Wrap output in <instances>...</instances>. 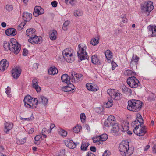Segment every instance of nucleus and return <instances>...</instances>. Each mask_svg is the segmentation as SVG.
<instances>
[{"label":"nucleus","instance_id":"nucleus-1","mask_svg":"<svg viewBox=\"0 0 156 156\" xmlns=\"http://www.w3.org/2000/svg\"><path fill=\"white\" fill-rule=\"evenodd\" d=\"M144 120L140 114L137 115L136 120L133 122L131 125L134 127L133 132L135 134L139 136H143L145 135L147 132V128L144 126Z\"/></svg>","mask_w":156,"mask_h":156},{"label":"nucleus","instance_id":"nucleus-2","mask_svg":"<svg viewBox=\"0 0 156 156\" xmlns=\"http://www.w3.org/2000/svg\"><path fill=\"white\" fill-rule=\"evenodd\" d=\"M129 142L127 141H122L120 144L119 150L122 156H130L133 153V147L129 148Z\"/></svg>","mask_w":156,"mask_h":156},{"label":"nucleus","instance_id":"nucleus-3","mask_svg":"<svg viewBox=\"0 0 156 156\" xmlns=\"http://www.w3.org/2000/svg\"><path fill=\"white\" fill-rule=\"evenodd\" d=\"M128 104L127 109L130 111L137 112L140 111L142 108V102L140 100L136 99L129 100Z\"/></svg>","mask_w":156,"mask_h":156},{"label":"nucleus","instance_id":"nucleus-4","mask_svg":"<svg viewBox=\"0 0 156 156\" xmlns=\"http://www.w3.org/2000/svg\"><path fill=\"white\" fill-rule=\"evenodd\" d=\"M23 101L25 106L29 108H35L38 105V100L29 95L25 97Z\"/></svg>","mask_w":156,"mask_h":156},{"label":"nucleus","instance_id":"nucleus-5","mask_svg":"<svg viewBox=\"0 0 156 156\" xmlns=\"http://www.w3.org/2000/svg\"><path fill=\"white\" fill-rule=\"evenodd\" d=\"M153 3L150 1H145L141 4V9L142 13L148 16L150 12L153 9Z\"/></svg>","mask_w":156,"mask_h":156},{"label":"nucleus","instance_id":"nucleus-6","mask_svg":"<svg viewBox=\"0 0 156 156\" xmlns=\"http://www.w3.org/2000/svg\"><path fill=\"white\" fill-rule=\"evenodd\" d=\"M87 47L83 44H79L78 45V50L77 51L78 56L80 61L87 59L89 58L88 55L86 51Z\"/></svg>","mask_w":156,"mask_h":156},{"label":"nucleus","instance_id":"nucleus-7","mask_svg":"<svg viewBox=\"0 0 156 156\" xmlns=\"http://www.w3.org/2000/svg\"><path fill=\"white\" fill-rule=\"evenodd\" d=\"M62 55L64 58L68 63H71L74 60L73 52L69 48H66L63 51Z\"/></svg>","mask_w":156,"mask_h":156},{"label":"nucleus","instance_id":"nucleus-8","mask_svg":"<svg viewBox=\"0 0 156 156\" xmlns=\"http://www.w3.org/2000/svg\"><path fill=\"white\" fill-rule=\"evenodd\" d=\"M10 51L16 54H18L21 50V45L15 39L11 40V45Z\"/></svg>","mask_w":156,"mask_h":156},{"label":"nucleus","instance_id":"nucleus-9","mask_svg":"<svg viewBox=\"0 0 156 156\" xmlns=\"http://www.w3.org/2000/svg\"><path fill=\"white\" fill-rule=\"evenodd\" d=\"M127 84L132 88L137 87L140 85L139 80L135 76L128 78L127 80Z\"/></svg>","mask_w":156,"mask_h":156},{"label":"nucleus","instance_id":"nucleus-10","mask_svg":"<svg viewBox=\"0 0 156 156\" xmlns=\"http://www.w3.org/2000/svg\"><path fill=\"white\" fill-rule=\"evenodd\" d=\"M107 92L111 98L116 100L119 99L121 95V94L114 89H109Z\"/></svg>","mask_w":156,"mask_h":156},{"label":"nucleus","instance_id":"nucleus-11","mask_svg":"<svg viewBox=\"0 0 156 156\" xmlns=\"http://www.w3.org/2000/svg\"><path fill=\"white\" fill-rule=\"evenodd\" d=\"M21 73V69L19 67H16L13 68L11 70L12 76L14 79H18Z\"/></svg>","mask_w":156,"mask_h":156},{"label":"nucleus","instance_id":"nucleus-12","mask_svg":"<svg viewBox=\"0 0 156 156\" xmlns=\"http://www.w3.org/2000/svg\"><path fill=\"white\" fill-rule=\"evenodd\" d=\"M28 41L33 44H40L41 43V37L36 35L30 37L28 40Z\"/></svg>","mask_w":156,"mask_h":156},{"label":"nucleus","instance_id":"nucleus-13","mask_svg":"<svg viewBox=\"0 0 156 156\" xmlns=\"http://www.w3.org/2000/svg\"><path fill=\"white\" fill-rule=\"evenodd\" d=\"M139 59V57L137 55L133 54L130 62L131 68H133L134 67H137Z\"/></svg>","mask_w":156,"mask_h":156},{"label":"nucleus","instance_id":"nucleus-14","mask_svg":"<svg viewBox=\"0 0 156 156\" xmlns=\"http://www.w3.org/2000/svg\"><path fill=\"white\" fill-rule=\"evenodd\" d=\"M71 75L72 77V78L71 79V80L73 82H75V77L76 78L77 81L81 80L83 79V75L81 74L80 73L75 74L74 72H71Z\"/></svg>","mask_w":156,"mask_h":156},{"label":"nucleus","instance_id":"nucleus-15","mask_svg":"<svg viewBox=\"0 0 156 156\" xmlns=\"http://www.w3.org/2000/svg\"><path fill=\"white\" fill-rule=\"evenodd\" d=\"M44 12V9L40 6H36L34 8L33 15L34 16L37 17L40 15L43 14Z\"/></svg>","mask_w":156,"mask_h":156},{"label":"nucleus","instance_id":"nucleus-16","mask_svg":"<svg viewBox=\"0 0 156 156\" xmlns=\"http://www.w3.org/2000/svg\"><path fill=\"white\" fill-rule=\"evenodd\" d=\"M64 143L67 147L71 149L74 148L76 146V144L72 140H66Z\"/></svg>","mask_w":156,"mask_h":156},{"label":"nucleus","instance_id":"nucleus-17","mask_svg":"<svg viewBox=\"0 0 156 156\" xmlns=\"http://www.w3.org/2000/svg\"><path fill=\"white\" fill-rule=\"evenodd\" d=\"M147 28L148 31L151 33L150 36L156 37V26L154 25H149Z\"/></svg>","mask_w":156,"mask_h":156},{"label":"nucleus","instance_id":"nucleus-18","mask_svg":"<svg viewBox=\"0 0 156 156\" xmlns=\"http://www.w3.org/2000/svg\"><path fill=\"white\" fill-rule=\"evenodd\" d=\"M86 87L88 90L91 91H96L99 89L97 85L90 83H87Z\"/></svg>","mask_w":156,"mask_h":156},{"label":"nucleus","instance_id":"nucleus-19","mask_svg":"<svg viewBox=\"0 0 156 156\" xmlns=\"http://www.w3.org/2000/svg\"><path fill=\"white\" fill-rule=\"evenodd\" d=\"M32 86L33 88L36 90L37 92H40L41 88L38 85V80L36 79H34L32 81Z\"/></svg>","mask_w":156,"mask_h":156},{"label":"nucleus","instance_id":"nucleus-20","mask_svg":"<svg viewBox=\"0 0 156 156\" xmlns=\"http://www.w3.org/2000/svg\"><path fill=\"white\" fill-rule=\"evenodd\" d=\"M8 66V63L6 59H3L0 62V70L1 71H4Z\"/></svg>","mask_w":156,"mask_h":156},{"label":"nucleus","instance_id":"nucleus-21","mask_svg":"<svg viewBox=\"0 0 156 156\" xmlns=\"http://www.w3.org/2000/svg\"><path fill=\"white\" fill-rule=\"evenodd\" d=\"M4 131L7 133L13 127V124L10 122H5L4 123Z\"/></svg>","mask_w":156,"mask_h":156},{"label":"nucleus","instance_id":"nucleus-22","mask_svg":"<svg viewBox=\"0 0 156 156\" xmlns=\"http://www.w3.org/2000/svg\"><path fill=\"white\" fill-rule=\"evenodd\" d=\"M129 124L126 121H123L121 125L120 130L122 131H127L129 129Z\"/></svg>","mask_w":156,"mask_h":156},{"label":"nucleus","instance_id":"nucleus-23","mask_svg":"<svg viewBox=\"0 0 156 156\" xmlns=\"http://www.w3.org/2000/svg\"><path fill=\"white\" fill-rule=\"evenodd\" d=\"M23 18L25 22H27L30 20L32 17V14L28 12H24L23 14Z\"/></svg>","mask_w":156,"mask_h":156},{"label":"nucleus","instance_id":"nucleus-24","mask_svg":"<svg viewBox=\"0 0 156 156\" xmlns=\"http://www.w3.org/2000/svg\"><path fill=\"white\" fill-rule=\"evenodd\" d=\"M5 34L7 36L15 35L16 34V29L13 28H9L5 30Z\"/></svg>","mask_w":156,"mask_h":156},{"label":"nucleus","instance_id":"nucleus-25","mask_svg":"<svg viewBox=\"0 0 156 156\" xmlns=\"http://www.w3.org/2000/svg\"><path fill=\"white\" fill-rule=\"evenodd\" d=\"M39 102L42 104L43 105L46 106L48 103V100L45 97L41 96L39 97Z\"/></svg>","mask_w":156,"mask_h":156},{"label":"nucleus","instance_id":"nucleus-26","mask_svg":"<svg viewBox=\"0 0 156 156\" xmlns=\"http://www.w3.org/2000/svg\"><path fill=\"white\" fill-rule=\"evenodd\" d=\"M35 30L33 29L30 28L27 30L26 31V35L29 36L30 38L35 35Z\"/></svg>","mask_w":156,"mask_h":156},{"label":"nucleus","instance_id":"nucleus-27","mask_svg":"<svg viewBox=\"0 0 156 156\" xmlns=\"http://www.w3.org/2000/svg\"><path fill=\"white\" fill-rule=\"evenodd\" d=\"M92 62L94 64H100L101 62L98 56L95 55L92 57Z\"/></svg>","mask_w":156,"mask_h":156},{"label":"nucleus","instance_id":"nucleus-28","mask_svg":"<svg viewBox=\"0 0 156 156\" xmlns=\"http://www.w3.org/2000/svg\"><path fill=\"white\" fill-rule=\"evenodd\" d=\"M61 80L63 82H65L67 84L70 83V78L69 76L66 74H64L61 76Z\"/></svg>","mask_w":156,"mask_h":156},{"label":"nucleus","instance_id":"nucleus-29","mask_svg":"<svg viewBox=\"0 0 156 156\" xmlns=\"http://www.w3.org/2000/svg\"><path fill=\"white\" fill-rule=\"evenodd\" d=\"M42 140V136L41 135H38L36 136L34 139V143L37 145L40 144Z\"/></svg>","mask_w":156,"mask_h":156},{"label":"nucleus","instance_id":"nucleus-30","mask_svg":"<svg viewBox=\"0 0 156 156\" xmlns=\"http://www.w3.org/2000/svg\"><path fill=\"white\" fill-rule=\"evenodd\" d=\"M57 37V33L55 30L51 31L50 34V38L52 40H55L56 39Z\"/></svg>","mask_w":156,"mask_h":156},{"label":"nucleus","instance_id":"nucleus-31","mask_svg":"<svg viewBox=\"0 0 156 156\" xmlns=\"http://www.w3.org/2000/svg\"><path fill=\"white\" fill-rule=\"evenodd\" d=\"M105 55L108 62H111V59L112 56V53L111 51L109 50H107L105 52Z\"/></svg>","mask_w":156,"mask_h":156},{"label":"nucleus","instance_id":"nucleus-32","mask_svg":"<svg viewBox=\"0 0 156 156\" xmlns=\"http://www.w3.org/2000/svg\"><path fill=\"white\" fill-rule=\"evenodd\" d=\"M120 129V128H119L118 124L116 123L113 125L111 130L113 133H115L118 132Z\"/></svg>","mask_w":156,"mask_h":156},{"label":"nucleus","instance_id":"nucleus-33","mask_svg":"<svg viewBox=\"0 0 156 156\" xmlns=\"http://www.w3.org/2000/svg\"><path fill=\"white\" fill-rule=\"evenodd\" d=\"M74 86L72 84H70L68 86L64 87V90L65 92H69L74 90Z\"/></svg>","mask_w":156,"mask_h":156},{"label":"nucleus","instance_id":"nucleus-34","mask_svg":"<svg viewBox=\"0 0 156 156\" xmlns=\"http://www.w3.org/2000/svg\"><path fill=\"white\" fill-rule=\"evenodd\" d=\"M58 71L55 67H50L48 70V73L49 75H55L58 73Z\"/></svg>","mask_w":156,"mask_h":156},{"label":"nucleus","instance_id":"nucleus-35","mask_svg":"<svg viewBox=\"0 0 156 156\" xmlns=\"http://www.w3.org/2000/svg\"><path fill=\"white\" fill-rule=\"evenodd\" d=\"M99 37L93 38L90 41V43L93 46L97 45L99 42Z\"/></svg>","mask_w":156,"mask_h":156},{"label":"nucleus","instance_id":"nucleus-36","mask_svg":"<svg viewBox=\"0 0 156 156\" xmlns=\"http://www.w3.org/2000/svg\"><path fill=\"white\" fill-rule=\"evenodd\" d=\"M93 140V142L97 143V144L99 145L101 144V140L99 136H97L95 137H93L92 138Z\"/></svg>","mask_w":156,"mask_h":156},{"label":"nucleus","instance_id":"nucleus-37","mask_svg":"<svg viewBox=\"0 0 156 156\" xmlns=\"http://www.w3.org/2000/svg\"><path fill=\"white\" fill-rule=\"evenodd\" d=\"M11 45V42L10 43L7 41H5L3 44V47L5 50H6L9 49L10 50V47Z\"/></svg>","mask_w":156,"mask_h":156},{"label":"nucleus","instance_id":"nucleus-38","mask_svg":"<svg viewBox=\"0 0 156 156\" xmlns=\"http://www.w3.org/2000/svg\"><path fill=\"white\" fill-rule=\"evenodd\" d=\"M89 145V144L87 142H82L81 146V150L85 151L87 149L88 146Z\"/></svg>","mask_w":156,"mask_h":156},{"label":"nucleus","instance_id":"nucleus-39","mask_svg":"<svg viewBox=\"0 0 156 156\" xmlns=\"http://www.w3.org/2000/svg\"><path fill=\"white\" fill-rule=\"evenodd\" d=\"M82 128V127L80 125H77L76 126L73 128V132L78 133L79 132Z\"/></svg>","mask_w":156,"mask_h":156},{"label":"nucleus","instance_id":"nucleus-40","mask_svg":"<svg viewBox=\"0 0 156 156\" xmlns=\"http://www.w3.org/2000/svg\"><path fill=\"white\" fill-rule=\"evenodd\" d=\"M101 141H106L108 138V136L106 134H103L100 136H99Z\"/></svg>","mask_w":156,"mask_h":156},{"label":"nucleus","instance_id":"nucleus-41","mask_svg":"<svg viewBox=\"0 0 156 156\" xmlns=\"http://www.w3.org/2000/svg\"><path fill=\"white\" fill-rule=\"evenodd\" d=\"M83 14V11L80 10H76L74 12V15L76 17L81 16H82Z\"/></svg>","mask_w":156,"mask_h":156},{"label":"nucleus","instance_id":"nucleus-42","mask_svg":"<svg viewBox=\"0 0 156 156\" xmlns=\"http://www.w3.org/2000/svg\"><path fill=\"white\" fill-rule=\"evenodd\" d=\"M122 90L125 93L127 94H131L132 93L131 90L130 88L127 87L126 86H124L122 88Z\"/></svg>","mask_w":156,"mask_h":156},{"label":"nucleus","instance_id":"nucleus-43","mask_svg":"<svg viewBox=\"0 0 156 156\" xmlns=\"http://www.w3.org/2000/svg\"><path fill=\"white\" fill-rule=\"evenodd\" d=\"M107 120L112 125L115 122V118L113 116L110 115L108 117Z\"/></svg>","mask_w":156,"mask_h":156},{"label":"nucleus","instance_id":"nucleus-44","mask_svg":"<svg viewBox=\"0 0 156 156\" xmlns=\"http://www.w3.org/2000/svg\"><path fill=\"white\" fill-rule=\"evenodd\" d=\"M58 133L60 135L63 136H66L67 134V132L62 129L58 130Z\"/></svg>","mask_w":156,"mask_h":156},{"label":"nucleus","instance_id":"nucleus-45","mask_svg":"<svg viewBox=\"0 0 156 156\" xmlns=\"http://www.w3.org/2000/svg\"><path fill=\"white\" fill-rule=\"evenodd\" d=\"M113 101L112 99H108V101L106 103V107L107 108L111 107L113 105Z\"/></svg>","mask_w":156,"mask_h":156},{"label":"nucleus","instance_id":"nucleus-46","mask_svg":"<svg viewBox=\"0 0 156 156\" xmlns=\"http://www.w3.org/2000/svg\"><path fill=\"white\" fill-rule=\"evenodd\" d=\"M70 21H66L63 24L62 29L64 30H66L67 29V26L70 23Z\"/></svg>","mask_w":156,"mask_h":156},{"label":"nucleus","instance_id":"nucleus-47","mask_svg":"<svg viewBox=\"0 0 156 156\" xmlns=\"http://www.w3.org/2000/svg\"><path fill=\"white\" fill-rule=\"evenodd\" d=\"M76 0H65V2L66 4H70L73 5Z\"/></svg>","mask_w":156,"mask_h":156},{"label":"nucleus","instance_id":"nucleus-48","mask_svg":"<svg viewBox=\"0 0 156 156\" xmlns=\"http://www.w3.org/2000/svg\"><path fill=\"white\" fill-rule=\"evenodd\" d=\"M80 118L82 122H84L85 121L86 116L85 114L84 113H82L80 115Z\"/></svg>","mask_w":156,"mask_h":156},{"label":"nucleus","instance_id":"nucleus-49","mask_svg":"<svg viewBox=\"0 0 156 156\" xmlns=\"http://www.w3.org/2000/svg\"><path fill=\"white\" fill-rule=\"evenodd\" d=\"M5 9L8 11L10 12L13 9V6L12 5H7L5 6Z\"/></svg>","mask_w":156,"mask_h":156},{"label":"nucleus","instance_id":"nucleus-50","mask_svg":"<svg viewBox=\"0 0 156 156\" xmlns=\"http://www.w3.org/2000/svg\"><path fill=\"white\" fill-rule=\"evenodd\" d=\"M126 72L127 74L128 75H134L135 73L134 72L130 70H126Z\"/></svg>","mask_w":156,"mask_h":156},{"label":"nucleus","instance_id":"nucleus-51","mask_svg":"<svg viewBox=\"0 0 156 156\" xmlns=\"http://www.w3.org/2000/svg\"><path fill=\"white\" fill-rule=\"evenodd\" d=\"M25 142V139H22L17 140V142L18 144H23Z\"/></svg>","mask_w":156,"mask_h":156},{"label":"nucleus","instance_id":"nucleus-52","mask_svg":"<svg viewBox=\"0 0 156 156\" xmlns=\"http://www.w3.org/2000/svg\"><path fill=\"white\" fill-rule=\"evenodd\" d=\"M111 122H109L107 120H106L104 122L105 126L107 127H109L112 126V124L110 123Z\"/></svg>","mask_w":156,"mask_h":156},{"label":"nucleus","instance_id":"nucleus-53","mask_svg":"<svg viewBox=\"0 0 156 156\" xmlns=\"http://www.w3.org/2000/svg\"><path fill=\"white\" fill-rule=\"evenodd\" d=\"M103 107L97 108L96 109V111L99 114H101L103 111Z\"/></svg>","mask_w":156,"mask_h":156},{"label":"nucleus","instance_id":"nucleus-54","mask_svg":"<svg viewBox=\"0 0 156 156\" xmlns=\"http://www.w3.org/2000/svg\"><path fill=\"white\" fill-rule=\"evenodd\" d=\"M26 23H22L21 24L19 25L18 27V30H21L25 25Z\"/></svg>","mask_w":156,"mask_h":156},{"label":"nucleus","instance_id":"nucleus-55","mask_svg":"<svg viewBox=\"0 0 156 156\" xmlns=\"http://www.w3.org/2000/svg\"><path fill=\"white\" fill-rule=\"evenodd\" d=\"M111 154L110 152L108 150H106L103 153V156H107L108 155H109Z\"/></svg>","mask_w":156,"mask_h":156},{"label":"nucleus","instance_id":"nucleus-56","mask_svg":"<svg viewBox=\"0 0 156 156\" xmlns=\"http://www.w3.org/2000/svg\"><path fill=\"white\" fill-rule=\"evenodd\" d=\"M65 150L64 149H63L61 150L59 154H58L59 156H64L65 153Z\"/></svg>","mask_w":156,"mask_h":156},{"label":"nucleus","instance_id":"nucleus-57","mask_svg":"<svg viewBox=\"0 0 156 156\" xmlns=\"http://www.w3.org/2000/svg\"><path fill=\"white\" fill-rule=\"evenodd\" d=\"M28 50L26 49H24L23 52V55L24 56H26L28 54Z\"/></svg>","mask_w":156,"mask_h":156},{"label":"nucleus","instance_id":"nucleus-58","mask_svg":"<svg viewBox=\"0 0 156 156\" xmlns=\"http://www.w3.org/2000/svg\"><path fill=\"white\" fill-rule=\"evenodd\" d=\"M111 62V64L112 65V70H114L115 69V68L117 67V64L115 62Z\"/></svg>","mask_w":156,"mask_h":156},{"label":"nucleus","instance_id":"nucleus-59","mask_svg":"<svg viewBox=\"0 0 156 156\" xmlns=\"http://www.w3.org/2000/svg\"><path fill=\"white\" fill-rule=\"evenodd\" d=\"M11 92V89L9 87H7V88L6 89L5 92L7 94L9 95L10 94V93Z\"/></svg>","mask_w":156,"mask_h":156},{"label":"nucleus","instance_id":"nucleus-60","mask_svg":"<svg viewBox=\"0 0 156 156\" xmlns=\"http://www.w3.org/2000/svg\"><path fill=\"white\" fill-rule=\"evenodd\" d=\"M34 129L33 128H28L27 129V131L28 133L32 134L34 132Z\"/></svg>","mask_w":156,"mask_h":156},{"label":"nucleus","instance_id":"nucleus-61","mask_svg":"<svg viewBox=\"0 0 156 156\" xmlns=\"http://www.w3.org/2000/svg\"><path fill=\"white\" fill-rule=\"evenodd\" d=\"M39 64L37 63H34V64L33 65V69H38V67Z\"/></svg>","mask_w":156,"mask_h":156},{"label":"nucleus","instance_id":"nucleus-62","mask_svg":"<svg viewBox=\"0 0 156 156\" xmlns=\"http://www.w3.org/2000/svg\"><path fill=\"white\" fill-rule=\"evenodd\" d=\"M51 5L54 7H55L57 6V2L56 1H54L51 2Z\"/></svg>","mask_w":156,"mask_h":156},{"label":"nucleus","instance_id":"nucleus-63","mask_svg":"<svg viewBox=\"0 0 156 156\" xmlns=\"http://www.w3.org/2000/svg\"><path fill=\"white\" fill-rule=\"evenodd\" d=\"M90 150L93 152H95L96 151V148L94 146H91L90 147Z\"/></svg>","mask_w":156,"mask_h":156},{"label":"nucleus","instance_id":"nucleus-64","mask_svg":"<svg viewBox=\"0 0 156 156\" xmlns=\"http://www.w3.org/2000/svg\"><path fill=\"white\" fill-rule=\"evenodd\" d=\"M152 151L153 152L156 153V145L155 144L152 147Z\"/></svg>","mask_w":156,"mask_h":156}]
</instances>
